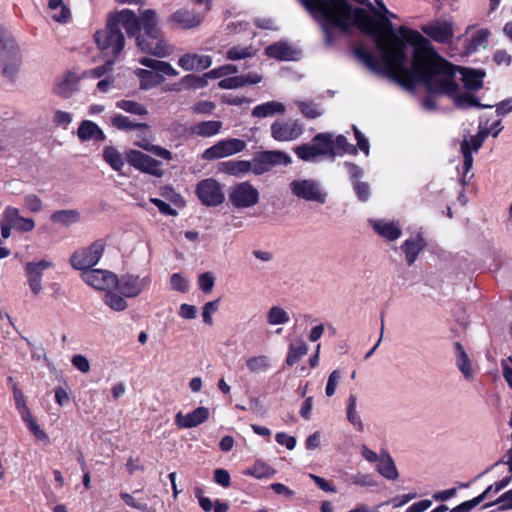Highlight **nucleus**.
<instances>
[{"mask_svg": "<svg viewBox=\"0 0 512 512\" xmlns=\"http://www.w3.org/2000/svg\"><path fill=\"white\" fill-rule=\"evenodd\" d=\"M103 157L113 170L120 172L123 169L125 161L117 149L106 147L103 150Z\"/></svg>", "mask_w": 512, "mask_h": 512, "instance_id": "de8ad7c7", "label": "nucleus"}, {"mask_svg": "<svg viewBox=\"0 0 512 512\" xmlns=\"http://www.w3.org/2000/svg\"><path fill=\"white\" fill-rule=\"evenodd\" d=\"M265 54L279 61H295L300 51L284 41H279L266 47Z\"/></svg>", "mask_w": 512, "mask_h": 512, "instance_id": "6ab92c4d", "label": "nucleus"}, {"mask_svg": "<svg viewBox=\"0 0 512 512\" xmlns=\"http://www.w3.org/2000/svg\"><path fill=\"white\" fill-rule=\"evenodd\" d=\"M257 53V49L253 46H233L230 47L226 52V58L230 61H238L242 59H248L254 57Z\"/></svg>", "mask_w": 512, "mask_h": 512, "instance_id": "c03bdc74", "label": "nucleus"}, {"mask_svg": "<svg viewBox=\"0 0 512 512\" xmlns=\"http://www.w3.org/2000/svg\"><path fill=\"white\" fill-rule=\"evenodd\" d=\"M113 60L107 61L104 65L91 69L84 73V76L91 78H100L112 70Z\"/></svg>", "mask_w": 512, "mask_h": 512, "instance_id": "052dcab7", "label": "nucleus"}, {"mask_svg": "<svg viewBox=\"0 0 512 512\" xmlns=\"http://www.w3.org/2000/svg\"><path fill=\"white\" fill-rule=\"evenodd\" d=\"M371 225L380 236L389 241L398 239L402 234L400 227L394 222L385 220H372Z\"/></svg>", "mask_w": 512, "mask_h": 512, "instance_id": "a878e982", "label": "nucleus"}, {"mask_svg": "<svg viewBox=\"0 0 512 512\" xmlns=\"http://www.w3.org/2000/svg\"><path fill=\"white\" fill-rule=\"evenodd\" d=\"M423 33L436 42L449 43L454 36V25L450 21H435L421 27Z\"/></svg>", "mask_w": 512, "mask_h": 512, "instance_id": "dca6fc26", "label": "nucleus"}, {"mask_svg": "<svg viewBox=\"0 0 512 512\" xmlns=\"http://www.w3.org/2000/svg\"><path fill=\"white\" fill-rule=\"evenodd\" d=\"M346 417L348 422L359 432L364 429L363 421L357 411V397L350 394L346 404Z\"/></svg>", "mask_w": 512, "mask_h": 512, "instance_id": "72a5a7b5", "label": "nucleus"}, {"mask_svg": "<svg viewBox=\"0 0 512 512\" xmlns=\"http://www.w3.org/2000/svg\"><path fill=\"white\" fill-rule=\"evenodd\" d=\"M271 137L278 142H292L303 134L299 120H277L270 127Z\"/></svg>", "mask_w": 512, "mask_h": 512, "instance_id": "f8f14e48", "label": "nucleus"}, {"mask_svg": "<svg viewBox=\"0 0 512 512\" xmlns=\"http://www.w3.org/2000/svg\"><path fill=\"white\" fill-rule=\"evenodd\" d=\"M295 105L301 112V114L307 119H316L323 114V108L320 104L314 101H300L296 100Z\"/></svg>", "mask_w": 512, "mask_h": 512, "instance_id": "a19ab883", "label": "nucleus"}, {"mask_svg": "<svg viewBox=\"0 0 512 512\" xmlns=\"http://www.w3.org/2000/svg\"><path fill=\"white\" fill-rule=\"evenodd\" d=\"M173 21L178 23L182 28H193L200 24L201 17L190 13L186 10H178L172 16Z\"/></svg>", "mask_w": 512, "mask_h": 512, "instance_id": "a18cd8bd", "label": "nucleus"}, {"mask_svg": "<svg viewBox=\"0 0 512 512\" xmlns=\"http://www.w3.org/2000/svg\"><path fill=\"white\" fill-rule=\"evenodd\" d=\"M98 48L106 56L117 58L124 48L125 38L120 28H115L113 22H107L105 29L94 35Z\"/></svg>", "mask_w": 512, "mask_h": 512, "instance_id": "20e7f679", "label": "nucleus"}, {"mask_svg": "<svg viewBox=\"0 0 512 512\" xmlns=\"http://www.w3.org/2000/svg\"><path fill=\"white\" fill-rule=\"evenodd\" d=\"M275 439L278 444L286 446V448L289 450H293L296 446V439L284 432L277 433L275 435Z\"/></svg>", "mask_w": 512, "mask_h": 512, "instance_id": "338daca9", "label": "nucleus"}, {"mask_svg": "<svg viewBox=\"0 0 512 512\" xmlns=\"http://www.w3.org/2000/svg\"><path fill=\"white\" fill-rule=\"evenodd\" d=\"M77 136L81 141H104L105 134L102 129L94 122L84 120L79 125Z\"/></svg>", "mask_w": 512, "mask_h": 512, "instance_id": "5701e85b", "label": "nucleus"}, {"mask_svg": "<svg viewBox=\"0 0 512 512\" xmlns=\"http://www.w3.org/2000/svg\"><path fill=\"white\" fill-rule=\"evenodd\" d=\"M289 188L292 194L297 198L320 204L326 201V192L321 188V185L313 179L293 180L289 184Z\"/></svg>", "mask_w": 512, "mask_h": 512, "instance_id": "0eeeda50", "label": "nucleus"}, {"mask_svg": "<svg viewBox=\"0 0 512 512\" xmlns=\"http://www.w3.org/2000/svg\"><path fill=\"white\" fill-rule=\"evenodd\" d=\"M450 66V72L453 77V81L456 85V89L453 94H448L443 91H432L427 88V90L431 93L435 94H443L451 97L454 100V103L456 106L460 108H468V107H479V108H490L491 105H482L478 102L477 98L474 96L468 94V93H460V86L458 85L456 81L455 74L458 71L461 76L462 80L464 82V85L469 90H478L482 87L483 78L485 76V72L483 70H476V69H470V68H461V67H454L451 65L448 61H446Z\"/></svg>", "mask_w": 512, "mask_h": 512, "instance_id": "f03ea898", "label": "nucleus"}, {"mask_svg": "<svg viewBox=\"0 0 512 512\" xmlns=\"http://www.w3.org/2000/svg\"><path fill=\"white\" fill-rule=\"evenodd\" d=\"M246 142L237 138L223 139L207 148L201 155L204 160H216L238 154L245 150Z\"/></svg>", "mask_w": 512, "mask_h": 512, "instance_id": "9d476101", "label": "nucleus"}, {"mask_svg": "<svg viewBox=\"0 0 512 512\" xmlns=\"http://www.w3.org/2000/svg\"><path fill=\"white\" fill-rule=\"evenodd\" d=\"M82 280L92 288L100 291L115 289L118 277L113 272L104 269H89L81 273Z\"/></svg>", "mask_w": 512, "mask_h": 512, "instance_id": "9b49d317", "label": "nucleus"}, {"mask_svg": "<svg viewBox=\"0 0 512 512\" xmlns=\"http://www.w3.org/2000/svg\"><path fill=\"white\" fill-rule=\"evenodd\" d=\"M308 352V345L303 339H296L288 346V352L285 359L287 366L295 365Z\"/></svg>", "mask_w": 512, "mask_h": 512, "instance_id": "2f4dec72", "label": "nucleus"}, {"mask_svg": "<svg viewBox=\"0 0 512 512\" xmlns=\"http://www.w3.org/2000/svg\"><path fill=\"white\" fill-rule=\"evenodd\" d=\"M6 219L12 228L21 232L30 231L32 229V219L20 215L17 208L7 207L4 211Z\"/></svg>", "mask_w": 512, "mask_h": 512, "instance_id": "bb28decb", "label": "nucleus"}, {"mask_svg": "<svg viewBox=\"0 0 512 512\" xmlns=\"http://www.w3.org/2000/svg\"><path fill=\"white\" fill-rule=\"evenodd\" d=\"M71 363L77 370L82 373H88L90 371L89 360L81 354L74 355L71 359Z\"/></svg>", "mask_w": 512, "mask_h": 512, "instance_id": "e2e57ef3", "label": "nucleus"}, {"mask_svg": "<svg viewBox=\"0 0 512 512\" xmlns=\"http://www.w3.org/2000/svg\"><path fill=\"white\" fill-rule=\"evenodd\" d=\"M262 78L259 73H248L220 80L218 86L222 89H236L245 85L257 84L262 81Z\"/></svg>", "mask_w": 512, "mask_h": 512, "instance_id": "4be33fe9", "label": "nucleus"}, {"mask_svg": "<svg viewBox=\"0 0 512 512\" xmlns=\"http://www.w3.org/2000/svg\"><path fill=\"white\" fill-rule=\"evenodd\" d=\"M275 471L264 462H256L252 467L247 469L244 474L255 478H269L273 476Z\"/></svg>", "mask_w": 512, "mask_h": 512, "instance_id": "8fccbe9b", "label": "nucleus"}, {"mask_svg": "<svg viewBox=\"0 0 512 512\" xmlns=\"http://www.w3.org/2000/svg\"><path fill=\"white\" fill-rule=\"evenodd\" d=\"M169 287L173 291L184 294L189 291L190 282L182 273H174L169 278Z\"/></svg>", "mask_w": 512, "mask_h": 512, "instance_id": "3c124183", "label": "nucleus"}, {"mask_svg": "<svg viewBox=\"0 0 512 512\" xmlns=\"http://www.w3.org/2000/svg\"><path fill=\"white\" fill-rule=\"evenodd\" d=\"M246 367L252 374L265 373L271 368V360L267 355L251 356L246 360Z\"/></svg>", "mask_w": 512, "mask_h": 512, "instance_id": "c9c22d12", "label": "nucleus"}, {"mask_svg": "<svg viewBox=\"0 0 512 512\" xmlns=\"http://www.w3.org/2000/svg\"><path fill=\"white\" fill-rule=\"evenodd\" d=\"M51 219L54 223L70 226L80 220V213L75 209L59 210L52 214Z\"/></svg>", "mask_w": 512, "mask_h": 512, "instance_id": "79ce46f5", "label": "nucleus"}, {"mask_svg": "<svg viewBox=\"0 0 512 512\" xmlns=\"http://www.w3.org/2000/svg\"><path fill=\"white\" fill-rule=\"evenodd\" d=\"M105 250V242L97 240L87 247L77 249L70 257L71 266L81 272L97 265Z\"/></svg>", "mask_w": 512, "mask_h": 512, "instance_id": "39448f33", "label": "nucleus"}, {"mask_svg": "<svg viewBox=\"0 0 512 512\" xmlns=\"http://www.w3.org/2000/svg\"><path fill=\"white\" fill-rule=\"evenodd\" d=\"M79 76L71 71L65 72L56 82L54 93L62 98H70L77 90Z\"/></svg>", "mask_w": 512, "mask_h": 512, "instance_id": "412c9836", "label": "nucleus"}, {"mask_svg": "<svg viewBox=\"0 0 512 512\" xmlns=\"http://www.w3.org/2000/svg\"><path fill=\"white\" fill-rule=\"evenodd\" d=\"M111 122L113 126H115L118 129L123 130H131L134 129L137 125L133 123L128 117L117 114L112 117Z\"/></svg>", "mask_w": 512, "mask_h": 512, "instance_id": "bf43d9fd", "label": "nucleus"}, {"mask_svg": "<svg viewBox=\"0 0 512 512\" xmlns=\"http://www.w3.org/2000/svg\"><path fill=\"white\" fill-rule=\"evenodd\" d=\"M116 106L128 113L134 115H146L147 109L142 104L132 100H120L116 102Z\"/></svg>", "mask_w": 512, "mask_h": 512, "instance_id": "5fc2aeb1", "label": "nucleus"}, {"mask_svg": "<svg viewBox=\"0 0 512 512\" xmlns=\"http://www.w3.org/2000/svg\"><path fill=\"white\" fill-rule=\"evenodd\" d=\"M489 135V130H480L470 140L464 139L461 143V152L463 155L464 174H467L473 165L472 150L477 152L483 145L484 140Z\"/></svg>", "mask_w": 512, "mask_h": 512, "instance_id": "f3484780", "label": "nucleus"}, {"mask_svg": "<svg viewBox=\"0 0 512 512\" xmlns=\"http://www.w3.org/2000/svg\"><path fill=\"white\" fill-rule=\"evenodd\" d=\"M377 471L388 480H395L398 478L396 465L387 451L381 452Z\"/></svg>", "mask_w": 512, "mask_h": 512, "instance_id": "473e14b6", "label": "nucleus"}, {"mask_svg": "<svg viewBox=\"0 0 512 512\" xmlns=\"http://www.w3.org/2000/svg\"><path fill=\"white\" fill-rule=\"evenodd\" d=\"M342 377V374L339 370H334L330 373L328 377V381L325 388V393L327 397H332L335 392L337 385Z\"/></svg>", "mask_w": 512, "mask_h": 512, "instance_id": "4d7b16f0", "label": "nucleus"}, {"mask_svg": "<svg viewBox=\"0 0 512 512\" xmlns=\"http://www.w3.org/2000/svg\"><path fill=\"white\" fill-rule=\"evenodd\" d=\"M250 167V172L255 175L264 174L272 168L264 152L258 154L252 161H250Z\"/></svg>", "mask_w": 512, "mask_h": 512, "instance_id": "603ef678", "label": "nucleus"}, {"mask_svg": "<svg viewBox=\"0 0 512 512\" xmlns=\"http://www.w3.org/2000/svg\"><path fill=\"white\" fill-rule=\"evenodd\" d=\"M293 151L298 156V158L306 162L314 161L317 157H319L315 152L312 143L298 145L293 148Z\"/></svg>", "mask_w": 512, "mask_h": 512, "instance_id": "6e6d98bb", "label": "nucleus"}, {"mask_svg": "<svg viewBox=\"0 0 512 512\" xmlns=\"http://www.w3.org/2000/svg\"><path fill=\"white\" fill-rule=\"evenodd\" d=\"M222 127L220 121H203L192 126L191 131L193 134L202 137H211L219 133Z\"/></svg>", "mask_w": 512, "mask_h": 512, "instance_id": "4c0bfd02", "label": "nucleus"}, {"mask_svg": "<svg viewBox=\"0 0 512 512\" xmlns=\"http://www.w3.org/2000/svg\"><path fill=\"white\" fill-rule=\"evenodd\" d=\"M503 376L508 385L512 388V357H508L502 361Z\"/></svg>", "mask_w": 512, "mask_h": 512, "instance_id": "774afa93", "label": "nucleus"}, {"mask_svg": "<svg viewBox=\"0 0 512 512\" xmlns=\"http://www.w3.org/2000/svg\"><path fill=\"white\" fill-rule=\"evenodd\" d=\"M196 194L207 207H216L225 201L222 185L214 178L201 180L196 186Z\"/></svg>", "mask_w": 512, "mask_h": 512, "instance_id": "1a4fd4ad", "label": "nucleus"}, {"mask_svg": "<svg viewBox=\"0 0 512 512\" xmlns=\"http://www.w3.org/2000/svg\"><path fill=\"white\" fill-rule=\"evenodd\" d=\"M266 323L271 327L283 326L290 322L288 311L280 305L271 306L265 315Z\"/></svg>", "mask_w": 512, "mask_h": 512, "instance_id": "c85d7f7f", "label": "nucleus"}, {"mask_svg": "<svg viewBox=\"0 0 512 512\" xmlns=\"http://www.w3.org/2000/svg\"><path fill=\"white\" fill-rule=\"evenodd\" d=\"M137 46L142 52L157 57H166L172 53V48L161 38V33L156 35L137 36Z\"/></svg>", "mask_w": 512, "mask_h": 512, "instance_id": "4468645a", "label": "nucleus"}, {"mask_svg": "<svg viewBox=\"0 0 512 512\" xmlns=\"http://www.w3.org/2000/svg\"><path fill=\"white\" fill-rule=\"evenodd\" d=\"M152 283L150 273L145 275L127 273L118 278L117 287L127 298H135L147 290Z\"/></svg>", "mask_w": 512, "mask_h": 512, "instance_id": "6e6552de", "label": "nucleus"}, {"mask_svg": "<svg viewBox=\"0 0 512 512\" xmlns=\"http://www.w3.org/2000/svg\"><path fill=\"white\" fill-rule=\"evenodd\" d=\"M140 63L146 67H149L155 71L161 72L171 77L178 76V71L173 68L168 62L151 59V58H142L140 59Z\"/></svg>", "mask_w": 512, "mask_h": 512, "instance_id": "37998d69", "label": "nucleus"}, {"mask_svg": "<svg viewBox=\"0 0 512 512\" xmlns=\"http://www.w3.org/2000/svg\"><path fill=\"white\" fill-rule=\"evenodd\" d=\"M425 246V240L421 236H415L404 241L401 248L405 253L406 261L409 266L416 261L419 253Z\"/></svg>", "mask_w": 512, "mask_h": 512, "instance_id": "393cba45", "label": "nucleus"}, {"mask_svg": "<svg viewBox=\"0 0 512 512\" xmlns=\"http://www.w3.org/2000/svg\"><path fill=\"white\" fill-rule=\"evenodd\" d=\"M139 21L140 31L143 30L145 33L143 36L156 35V33L160 32L158 27L159 20L154 10H144L139 16Z\"/></svg>", "mask_w": 512, "mask_h": 512, "instance_id": "c756f323", "label": "nucleus"}, {"mask_svg": "<svg viewBox=\"0 0 512 512\" xmlns=\"http://www.w3.org/2000/svg\"><path fill=\"white\" fill-rule=\"evenodd\" d=\"M264 153L268 159L269 164H271L272 167L280 165L288 166L292 163L291 156L284 151L271 150L265 151Z\"/></svg>", "mask_w": 512, "mask_h": 512, "instance_id": "09e8293b", "label": "nucleus"}, {"mask_svg": "<svg viewBox=\"0 0 512 512\" xmlns=\"http://www.w3.org/2000/svg\"><path fill=\"white\" fill-rule=\"evenodd\" d=\"M455 347L457 352L456 364L458 369L462 372V374L467 380L473 379L474 373L468 355L466 354L460 343H456Z\"/></svg>", "mask_w": 512, "mask_h": 512, "instance_id": "58836bf2", "label": "nucleus"}, {"mask_svg": "<svg viewBox=\"0 0 512 512\" xmlns=\"http://www.w3.org/2000/svg\"><path fill=\"white\" fill-rule=\"evenodd\" d=\"M309 477L314 481V483L321 490H323L325 492H331V493L337 492L336 487L331 482L327 481L326 479H324L320 476L314 475V474H309Z\"/></svg>", "mask_w": 512, "mask_h": 512, "instance_id": "69168bd1", "label": "nucleus"}, {"mask_svg": "<svg viewBox=\"0 0 512 512\" xmlns=\"http://www.w3.org/2000/svg\"><path fill=\"white\" fill-rule=\"evenodd\" d=\"M182 83L185 84L186 86L192 87L194 89H198V88H203L204 86H206L207 81L204 76L199 77V76H195V75H186L182 79Z\"/></svg>", "mask_w": 512, "mask_h": 512, "instance_id": "0e129e2a", "label": "nucleus"}, {"mask_svg": "<svg viewBox=\"0 0 512 512\" xmlns=\"http://www.w3.org/2000/svg\"><path fill=\"white\" fill-rule=\"evenodd\" d=\"M13 396L17 410L20 412L27 428L32 431V418L26 404V399L16 384L13 385Z\"/></svg>", "mask_w": 512, "mask_h": 512, "instance_id": "f704fd0d", "label": "nucleus"}, {"mask_svg": "<svg viewBox=\"0 0 512 512\" xmlns=\"http://www.w3.org/2000/svg\"><path fill=\"white\" fill-rule=\"evenodd\" d=\"M214 283H215V278L212 275V273H210V272L202 273L198 277L199 288L205 293H209L212 291V289L214 287Z\"/></svg>", "mask_w": 512, "mask_h": 512, "instance_id": "13d9d810", "label": "nucleus"}, {"mask_svg": "<svg viewBox=\"0 0 512 512\" xmlns=\"http://www.w3.org/2000/svg\"><path fill=\"white\" fill-rule=\"evenodd\" d=\"M311 143L318 156L334 154L333 135L330 133H318L314 136Z\"/></svg>", "mask_w": 512, "mask_h": 512, "instance_id": "7c9ffc66", "label": "nucleus"}, {"mask_svg": "<svg viewBox=\"0 0 512 512\" xmlns=\"http://www.w3.org/2000/svg\"><path fill=\"white\" fill-rule=\"evenodd\" d=\"M209 417L206 407H198L190 413L178 412L175 416V424L181 429H189L204 423Z\"/></svg>", "mask_w": 512, "mask_h": 512, "instance_id": "a211bd4d", "label": "nucleus"}, {"mask_svg": "<svg viewBox=\"0 0 512 512\" xmlns=\"http://www.w3.org/2000/svg\"><path fill=\"white\" fill-rule=\"evenodd\" d=\"M135 74L140 79L141 89L145 90L160 84L163 80L159 74L145 69H137Z\"/></svg>", "mask_w": 512, "mask_h": 512, "instance_id": "49530a36", "label": "nucleus"}, {"mask_svg": "<svg viewBox=\"0 0 512 512\" xmlns=\"http://www.w3.org/2000/svg\"><path fill=\"white\" fill-rule=\"evenodd\" d=\"M107 22H113L115 28L123 27L129 36H141L139 17L131 10L124 9L111 14Z\"/></svg>", "mask_w": 512, "mask_h": 512, "instance_id": "2eb2a0df", "label": "nucleus"}, {"mask_svg": "<svg viewBox=\"0 0 512 512\" xmlns=\"http://www.w3.org/2000/svg\"><path fill=\"white\" fill-rule=\"evenodd\" d=\"M21 56L11 34L0 26V64L2 75L13 80L19 71Z\"/></svg>", "mask_w": 512, "mask_h": 512, "instance_id": "7ed1b4c3", "label": "nucleus"}, {"mask_svg": "<svg viewBox=\"0 0 512 512\" xmlns=\"http://www.w3.org/2000/svg\"><path fill=\"white\" fill-rule=\"evenodd\" d=\"M286 107L283 103L278 101H268L266 103L257 105L252 110V116L257 118H265L276 114L283 115Z\"/></svg>", "mask_w": 512, "mask_h": 512, "instance_id": "cd10ccee", "label": "nucleus"}, {"mask_svg": "<svg viewBox=\"0 0 512 512\" xmlns=\"http://www.w3.org/2000/svg\"><path fill=\"white\" fill-rule=\"evenodd\" d=\"M49 9L54 21L59 23H67L71 18L70 9L64 4L63 0H49Z\"/></svg>", "mask_w": 512, "mask_h": 512, "instance_id": "e433bc0d", "label": "nucleus"}, {"mask_svg": "<svg viewBox=\"0 0 512 512\" xmlns=\"http://www.w3.org/2000/svg\"><path fill=\"white\" fill-rule=\"evenodd\" d=\"M178 65L185 71H202L212 65V58L204 54L186 53L179 58Z\"/></svg>", "mask_w": 512, "mask_h": 512, "instance_id": "aec40b11", "label": "nucleus"}, {"mask_svg": "<svg viewBox=\"0 0 512 512\" xmlns=\"http://www.w3.org/2000/svg\"><path fill=\"white\" fill-rule=\"evenodd\" d=\"M229 201L238 209L254 207L259 203V190L248 181L234 184L229 190Z\"/></svg>", "mask_w": 512, "mask_h": 512, "instance_id": "423d86ee", "label": "nucleus"}, {"mask_svg": "<svg viewBox=\"0 0 512 512\" xmlns=\"http://www.w3.org/2000/svg\"><path fill=\"white\" fill-rule=\"evenodd\" d=\"M250 161L229 160L218 164V171L234 177H243L250 172Z\"/></svg>", "mask_w": 512, "mask_h": 512, "instance_id": "b1692460", "label": "nucleus"}, {"mask_svg": "<svg viewBox=\"0 0 512 512\" xmlns=\"http://www.w3.org/2000/svg\"><path fill=\"white\" fill-rule=\"evenodd\" d=\"M310 14L320 22L328 44L333 42L332 30L348 32L358 26L362 31L375 36V44L381 54L382 67L374 54L359 46L355 49L358 59L375 73H387L406 89L423 83L432 91L453 94L456 85L450 66L440 57L430 42L419 32L406 26L399 28V34L414 45L411 67L407 66L406 44L393 30L392 23L384 16L380 27L363 9H352L345 0H300Z\"/></svg>", "mask_w": 512, "mask_h": 512, "instance_id": "f257e3e1", "label": "nucleus"}, {"mask_svg": "<svg viewBox=\"0 0 512 512\" xmlns=\"http://www.w3.org/2000/svg\"><path fill=\"white\" fill-rule=\"evenodd\" d=\"M103 301L111 310L116 312H122L128 308L125 296L113 291V289L106 291Z\"/></svg>", "mask_w": 512, "mask_h": 512, "instance_id": "ea45409f", "label": "nucleus"}, {"mask_svg": "<svg viewBox=\"0 0 512 512\" xmlns=\"http://www.w3.org/2000/svg\"><path fill=\"white\" fill-rule=\"evenodd\" d=\"M126 159L131 166L143 173L155 177H162L164 175L162 163L141 151L130 150L126 155Z\"/></svg>", "mask_w": 512, "mask_h": 512, "instance_id": "ddd939ff", "label": "nucleus"}, {"mask_svg": "<svg viewBox=\"0 0 512 512\" xmlns=\"http://www.w3.org/2000/svg\"><path fill=\"white\" fill-rule=\"evenodd\" d=\"M484 500V495H478L477 497L473 498L472 500L465 501L461 503L460 505L456 506L451 510V512H466L470 511L474 507H476L478 504H480Z\"/></svg>", "mask_w": 512, "mask_h": 512, "instance_id": "680f3d73", "label": "nucleus"}, {"mask_svg": "<svg viewBox=\"0 0 512 512\" xmlns=\"http://www.w3.org/2000/svg\"><path fill=\"white\" fill-rule=\"evenodd\" d=\"M137 145L145 151L151 152L152 154L167 161H171L173 159L172 153L169 150L158 145H153L146 140L138 142Z\"/></svg>", "mask_w": 512, "mask_h": 512, "instance_id": "864d4df0", "label": "nucleus"}]
</instances>
